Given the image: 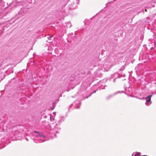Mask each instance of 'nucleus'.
<instances>
[{"label":"nucleus","instance_id":"obj_1","mask_svg":"<svg viewBox=\"0 0 156 156\" xmlns=\"http://www.w3.org/2000/svg\"><path fill=\"white\" fill-rule=\"evenodd\" d=\"M36 137H37V140L39 141V142H42L44 141L43 139L45 137V136L43 135L41 133H38L37 135H36Z\"/></svg>","mask_w":156,"mask_h":156},{"label":"nucleus","instance_id":"obj_2","mask_svg":"<svg viewBox=\"0 0 156 156\" xmlns=\"http://www.w3.org/2000/svg\"><path fill=\"white\" fill-rule=\"evenodd\" d=\"M152 96V95H149L146 97L145 98V99L146 100V102L145 103V104L147 105H149L151 103V98Z\"/></svg>","mask_w":156,"mask_h":156},{"label":"nucleus","instance_id":"obj_3","mask_svg":"<svg viewBox=\"0 0 156 156\" xmlns=\"http://www.w3.org/2000/svg\"><path fill=\"white\" fill-rule=\"evenodd\" d=\"M58 124H55V129H54V133H55V136H56V134L55 133L56 132V133H58V131H57V129H58V128L57 127V126L58 125Z\"/></svg>","mask_w":156,"mask_h":156},{"label":"nucleus","instance_id":"obj_4","mask_svg":"<svg viewBox=\"0 0 156 156\" xmlns=\"http://www.w3.org/2000/svg\"><path fill=\"white\" fill-rule=\"evenodd\" d=\"M18 15H21V16H24V13L23 11L21 10L19 12Z\"/></svg>","mask_w":156,"mask_h":156},{"label":"nucleus","instance_id":"obj_5","mask_svg":"<svg viewBox=\"0 0 156 156\" xmlns=\"http://www.w3.org/2000/svg\"><path fill=\"white\" fill-rule=\"evenodd\" d=\"M125 67L124 66H122L121 68H120V69H119V71H123V70L124 69H125Z\"/></svg>","mask_w":156,"mask_h":156},{"label":"nucleus","instance_id":"obj_6","mask_svg":"<svg viewBox=\"0 0 156 156\" xmlns=\"http://www.w3.org/2000/svg\"><path fill=\"white\" fill-rule=\"evenodd\" d=\"M4 5L3 2H2V0H0V6H3Z\"/></svg>","mask_w":156,"mask_h":156},{"label":"nucleus","instance_id":"obj_7","mask_svg":"<svg viewBox=\"0 0 156 156\" xmlns=\"http://www.w3.org/2000/svg\"><path fill=\"white\" fill-rule=\"evenodd\" d=\"M75 103H76V104H79V105H80V104H81V102L79 101H78V100H76L75 101Z\"/></svg>","mask_w":156,"mask_h":156},{"label":"nucleus","instance_id":"obj_8","mask_svg":"<svg viewBox=\"0 0 156 156\" xmlns=\"http://www.w3.org/2000/svg\"><path fill=\"white\" fill-rule=\"evenodd\" d=\"M64 121V120L63 119H61L60 120H59L58 121V123L59 124H60L61 122Z\"/></svg>","mask_w":156,"mask_h":156},{"label":"nucleus","instance_id":"obj_9","mask_svg":"<svg viewBox=\"0 0 156 156\" xmlns=\"http://www.w3.org/2000/svg\"><path fill=\"white\" fill-rule=\"evenodd\" d=\"M98 90V89L97 90H95V91H93V92H92V93H91L89 95V96H91V95L93 94H94V93H95L96 91H97V90Z\"/></svg>","mask_w":156,"mask_h":156},{"label":"nucleus","instance_id":"obj_10","mask_svg":"<svg viewBox=\"0 0 156 156\" xmlns=\"http://www.w3.org/2000/svg\"><path fill=\"white\" fill-rule=\"evenodd\" d=\"M77 1V4H78L79 3V1L80 0H76Z\"/></svg>","mask_w":156,"mask_h":156},{"label":"nucleus","instance_id":"obj_11","mask_svg":"<svg viewBox=\"0 0 156 156\" xmlns=\"http://www.w3.org/2000/svg\"><path fill=\"white\" fill-rule=\"evenodd\" d=\"M52 37V36H50V37H48V38L49 39V40H51V38Z\"/></svg>","mask_w":156,"mask_h":156},{"label":"nucleus","instance_id":"obj_12","mask_svg":"<svg viewBox=\"0 0 156 156\" xmlns=\"http://www.w3.org/2000/svg\"><path fill=\"white\" fill-rule=\"evenodd\" d=\"M138 98L139 99H140V100H143V99H144V98Z\"/></svg>","mask_w":156,"mask_h":156},{"label":"nucleus","instance_id":"obj_13","mask_svg":"<svg viewBox=\"0 0 156 156\" xmlns=\"http://www.w3.org/2000/svg\"><path fill=\"white\" fill-rule=\"evenodd\" d=\"M116 79V78H114V80H113V82H115V80Z\"/></svg>","mask_w":156,"mask_h":156},{"label":"nucleus","instance_id":"obj_14","mask_svg":"<svg viewBox=\"0 0 156 156\" xmlns=\"http://www.w3.org/2000/svg\"><path fill=\"white\" fill-rule=\"evenodd\" d=\"M154 45H155V47H156V41L155 42Z\"/></svg>","mask_w":156,"mask_h":156},{"label":"nucleus","instance_id":"obj_15","mask_svg":"<svg viewBox=\"0 0 156 156\" xmlns=\"http://www.w3.org/2000/svg\"><path fill=\"white\" fill-rule=\"evenodd\" d=\"M79 107H80V106H79L76 107V108H79Z\"/></svg>","mask_w":156,"mask_h":156},{"label":"nucleus","instance_id":"obj_16","mask_svg":"<svg viewBox=\"0 0 156 156\" xmlns=\"http://www.w3.org/2000/svg\"><path fill=\"white\" fill-rule=\"evenodd\" d=\"M89 97V96H87L85 98H88Z\"/></svg>","mask_w":156,"mask_h":156},{"label":"nucleus","instance_id":"obj_17","mask_svg":"<svg viewBox=\"0 0 156 156\" xmlns=\"http://www.w3.org/2000/svg\"><path fill=\"white\" fill-rule=\"evenodd\" d=\"M55 125L54 124H52V126H51V127H52Z\"/></svg>","mask_w":156,"mask_h":156},{"label":"nucleus","instance_id":"obj_18","mask_svg":"<svg viewBox=\"0 0 156 156\" xmlns=\"http://www.w3.org/2000/svg\"><path fill=\"white\" fill-rule=\"evenodd\" d=\"M145 11H146V12H147V10L146 9H145Z\"/></svg>","mask_w":156,"mask_h":156},{"label":"nucleus","instance_id":"obj_19","mask_svg":"<svg viewBox=\"0 0 156 156\" xmlns=\"http://www.w3.org/2000/svg\"><path fill=\"white\" fill-rule=\"evenodd\" d=\"M27 140L28 141V139H27Z\"/></svg>","mask_w":156,"mask_h":156},{"label":"nucleus","instance_id":"obj_20","mask_svg":"<svg viewBox=\"0 0 156 156\" xmlns=\"http://www.w3.org/2000/svg\"><path fill=\"white\" fill-rule=\"evenodd\" d=\"M35 132L37 133V132L36 131H34Z\"/></svg>","mask_w":156,"mask_h":156},{"label":"nucleus","instance_id":"obj_21","mask_svg":"<svg viewBox=\"0 0 156 156\" xmlns=\"http://www.w3.org/2000/svg\"><path fill=\"white\" fill-rule=\"evenodd\" d=\"M155 93V94H156V93Z\"/></svg>","mask_w":156,"mask_h":156}]
</instances>
